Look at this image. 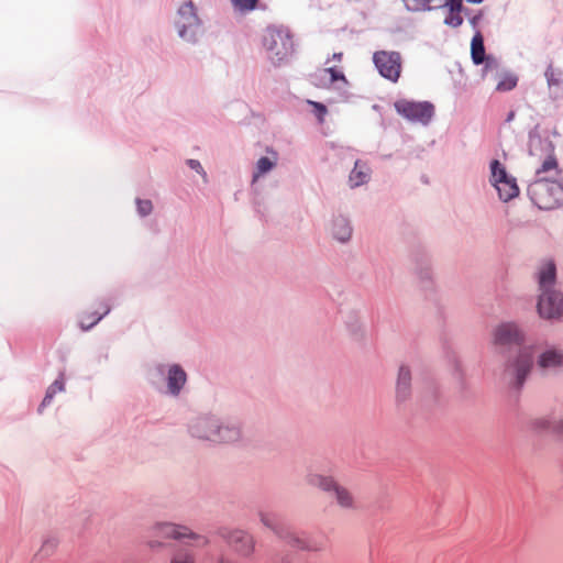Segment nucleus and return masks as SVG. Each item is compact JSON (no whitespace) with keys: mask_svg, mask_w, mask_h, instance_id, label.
Segmentation results:
<instances>
[{"mask_svg":"<svg viewBox=\"0 0 563 563\" xmlns=\"http://www.w3.org/2000/svg\"><path fill=\"white\" fill-rule=\"evenodd\" d=\"M526 339V331L514 321L501 322L493 331L494 345L501 349L520 347L518 353L506 362L503 373L504 380L517 389L525 384L533 366V350L532 346H523Z\"/></svg>","mask_w":563,"mask_h":563,"instance_id":"1","label":"nucleus"},{"mask_svg":"<svg viewBox=\"0 0 563 563\" xmlns=\"http://www.w3.org/2000/svg\"><path fill=\"white\" fill-rule=\"evenodd\" d=\"M558 176L556 158L542 162L536 170V178L528 186V196L539 209L552 210L563 205V185Z\"/></svg>","mask_w":563,"mask_h":563,"instance_id":"2","label":"nucleus"},{"mask_svg":"<svg viewBox=\"0 0 563 563\" xmlns=\"http://www.w3.org/2000/svg\"><path fill=\"white\" fill-rule=\"evenodd\" d=\"M539 284V299L537 310L540 318L556 320L563 316V295L554 289L556 268L552 261L543 262L537 273Z\"/></svg>","mask_w":563,"mask_h":563,"instance_id":"3","label":"nucleus"},{"mask_svg":"<svg viewBox=\"0 0 563 563\" xmlns=\"http://www.w3.org/2000/svg\"><path fill=\"white\" fill-rule=\"evenodd\" d=\"M153 539L148 540L147 545L152 551H161L166 548L165 539H173L180 542L184 547L194 549H205L210 544V539L192 531L190 528L173 522H159L153 528Z\"/></svg>","mask_w":563,"mask_h":563,"instance_id":"4","label":"nucleus"},{"mask_svg":"<svg viewBox=\"0 0 563 563\" xmlns=\"http://www.w3.org/2000/svg\"><path fill=\"white\" fill-rule=\"evenodd\" d=\"M177 36L189 45H197L206 33L205 22L192 0L181 2L173 18Z\"/></svg>","mask_w":563,"mask_h":563,"instance_id":"5","label":"nucleus"},{"mask_svg":"<svg viewBox=\"0 0 563 563\" xmlns=\"http://www.w3.org/2000/svg\"><path fill=\"white\" fill-rule=\"evenodd\" d=\"M329 537L323 532L307 533L284 529V563L299 559L297 552H322L329 547Z\"/></svg>","mask_w":563,"mask_h":563,"instance_id":"6","label":"nucleus"},{"mask_svg":"<svg viewBox=\"0 0 563 563\" xmlns=\"http://www.w3.org/2000/svg\"><path fill=\"white\" fill-rule=\"evenodd\" d=\"M309 485L331 494L336 505L346 510H356L358 503L354 494L345 486L336 482L332 476L320 473H309L307 476Z\"/></svg>","mask_w":563,"mask_h":563,"instance_id":"7","label":"nucleus"},{"mask_svg":"<svg viewBox=\"0 0 563 563\" xmlns=\"http://www.w3.org/2000/svg\"><path fill=\"white\" fill-rule=\"evenodd\" d=\"M165 376L166 388L163 391L165 395L177 398L183 393L187 382L188 375L186 371L179 364H156L154 368L148 373V380L152 385H155L154 377Z\"/></svg>","mask_w":563,"mask_h":563,"instance_id":"8","label":"nucleus"},{"mask_svg":"<svg viewBox=\"0 0 563 563\" xmlns=\"http://www.w3.org/2000/svg\"><path fill=\"white\" fill-rule=\"evenodd\" d=\"M217 534L241 560H249L255 553L256 540L247 530L241 528L220 527L217 530Z\"/></svg>","mask_w":563,"mask_h":563,"instance_id":"9","label":"nucleus"},{"mask_svg":"<svg viewBox=\"0 0 563 563\" xmlns=\"http://www.w3.org/2000/svg\"><path fill=\"white\" fill-rule=\"evenodd\" d=\"M489 168V183L497 190L499 199L508 202L516 198L519 195L516 178L507 173L505 166L498 159H493Z\"/></svg>","mask_w":563,"mask_h":563,"instance_id":"10","label":"nucleus"},{"mask_svg":"<svg viewBox=\"0 0 563 563\" xmlns=\"http://www.w3.org/2000/svg\"><path fill=\"white\" fill-rule=\"evenodd\" d=\"M394 107L398 114L412 123L428 125L434 117V106L429 101L399 99Z\"/></svg>","mask_w":563,"mask_h":563,"instance_id":"11","label":"nucleus"},{"mask_svg":"<svg viewBox=\"0 0 563 563\" xmlns=\"http://www.w3.org/2000/svg\"><path fill=\"white\" fill-rule=\"evenodd\" d=\"M282 26L267 25L261 35V53L274 67L278 68L282 62Z\"/></svg>","mask_w":563,"mask_h":563,"instance_id":"12","label":"nucleus"},{"mask_svg":"<svg viewBox=\"0 0 563 563\" xmlns=\"http://www.w3.org/2000/svg\"><path fill=\"white\" fill-rule=\"evenodd\" d=\"M373 63L382 77L391 82L398 81L402 69V57L399 52L377 51L373 55Z\"/></svg>","mask_w":563,"mask_h":563,"instance_id":"13","label":"nucleus"},{"mask_svg":"<svg viewBox=\"0 0 563 563\" xmlns=\"http://www.w3.org/2000/svg\"><path fill=\"white\" fill-rule=\"evenodd\" d=\"M219 417L216 415H200L192 418L188 423V432L191 437L213 442L216 430L218 426Z\"/></svg>","mask_w":563,"mask_h":563,"instance_id":"14","label":"nucleus"},{"mask_svg":"<svg viewBox=\"0 0 563 563\" xmlns=\"http://www.w3.org/2000/svg\"><path fill=\"white\" fill-rule=\"evenodd\" d=\"M528 151L531 156L543 158V162L555 158L554 146L549 137L542 134L539 125L529 132Z\"/></svg>","mask_w":563,"mask_h":563,"instance_id":"15","label":"nucleus"},{"mask_svg":"<svg viewBox=\"0 0 563 563\" xmlns=\"http://www.w3.org/2000/svg\"><path fill=\"white\" fill-rule=\"evenodd\" d=\"M277 165V157L271 158L267 156H262L255 164L252 180H251V189L257 196V198L264 199V181L269 172H272Z\"/></svg>","mask_w":563,"mask_h":563,"instance_id":"16","label":"nucleus"},{"mask_svg":"<svg viewBox=\"0 0 563 563\" xmlns=\"http://www.w3.org/2000/svg\"><path fill=\"white\" fill-rule=\"evenodd\" d=\"M329 233L340 244H346L353 236V224L345 213H334L329 222Z\"/></svg>","mask_w":563,"mask_h":563,"instance_id":"17","label":"nucleus"},{"mask_svg":"<svg viewBox=\"0 0 563 563\" xmlns=\"http://www.w3.org/2000/svg\"><path fill=\"white\" fill-rule=\"evenodd\" d=\"M319 82V86L333 88L340 92H346L349 81L341 68L330 66L322 68L314 76Z\"/></svg>","mask_w":563,"mask_h":563,"instance_id":"18","label":"nucleus"},{"mask_svg":"<svg viewBox=\"0 0 563 563\" xmlns=\"http://www.w3.org/2000/svg\"><path fill=\"white\" fill-rule=\"evenodd\" d=\"M319 82V86L333 88L340 92H346L349 81L341 68L330 66L322 68L314 76Z\"/></svg>","mask_w":563,"mask_h":563,"instance_id":"19","label":"nucleus"},{"mask_svg":"<svg viewBox=\"0 0 563 563\" xmlns=\"http://www.w3.org/2000/svg\"><path fill=\"white\" fill-rule=\"evenodd\" d=\"M214 443H235L242 439V424L235 419H221L218 421Z\"/></svg>","mask_w":563,"mask_h":563,"instance_id":"20","label":"nucleus"},{"mask_svg":"<svg viewBox=\"0 0 563 563\" xmlns=\"http://www.w3.org/2000/svg\"><path fill=\"white\" fill-rule=\"evenodd\" d=\"M537 366L543 373L559 371L563 367V351L550 346L537 357Z\"/></svg>","mask_w":563,"mask_h":563,"instance_id":"21","label":"nucleus"},{"mask_svg":"<svg viewBox=\"0 0 563 563\" xmlns=\"http://www.w3.org/2000/svg\"><path fill=\"white\" fill-rule=\"evenodd\" d=\"M371 167L364 161L357 159L354 163V167L351 170L347 179V185L351 189H355L363 185H366L371 179Z\"/></svg>","mask_w":563,"mask_h":563,"instance_id":"22","label":"nucleus"},{"mask_svg":"<svg viewBox=\"0 0 563 563\" xmlns=\"http://www.w3.org/2000/svg\"><path fill=\"white\" fill-rule=\"evenodd\" d=\"M411 394V372L408 366L401 365L398 371L396 384V398L398 402L406 401Z\"/></svg>","mask_w":563,"mask_h":563,"instance_id":"23","label":"nucleus"},{"mask_svg":"<svg viewBox=\"0 0 563 563\" xmlns=\"http://www.w3.org/2000/svg\"><path fill=\"white\" fill-rule=\"evenodd\" d=\"M551 97L554 99L563 98V70L550 65L545 71Z\"/></svg>","mask_w":563,"mask_h":563,"instance_id":"24","label":"nucleus"},{"mask_svg":"<svg viewBox=\"0 0 563 563\" xmlns=\"http://www.w3.org/2000/svg\"><path fill=\"white\" fill-rule=\"evenodd\" d=\"M449 0H402L408 11H431L444 8Z\"/></svg>","mask_w":563,"mask_h":563,"instance_id":"25","label":"nucleus"},{"mask_svg":"<svg viewBox=\"0 0 563 563\" xmlns=\"http://www.w3.org/2000/svg\"><path fill=\"white\" fill-rule=\"evenodd\" d=\"M65 390L64 373H59L58 377L47 387L45 396L40 404L37 411L42 413L43 410L49 406L57 393Z\"/></svg>","mask_w":563,"mask_h":563,"instance_id":"26","label":"nucleus"},{"mask_svg":"<svg viewBox=\"0 0 563 563\" xmlns=\"http://www.w3.org/2000/svg\"><path fill=\"white\" fill-rule=\"evenodd\" d=\"M444 8L449 9L444 23L452 27L460 26L463 23L461 15L462 2L460 0H449Z\"/></svg>","mask_w":563,"mask_h":563,"instance_id":"27","label":"nucleus"},{"mask_svg":"<svg viewBox=\"0 0 563 563\" xmlns=\"http://www.w3.org/2000/svg\"><path fill=\"white\" fill-rule=\"evenodd\" d=\"M102 312L93 311L81 317L79 325L84 331L92 329L104 316L110 312V307L106 302L101 303Z\"/></svg>","mask_w":563,"mask_h":563,"instance_id":"28","label":"nucleus"},{"mask_svg":"<svg viewBox=\"0 0 563 563\" xmlns=\"http://www.w3.org/2000/svg\"><path fill=\"white\" fill-rule=\"evenodd\" d=\"M471 54L474 64L479 65L485 60L484 37L477 30L472 38Z\"/></svg>","mask_w":563,"mask_h":563,"instance_id":"29","label":"nucleus"},{"mask_svg":"<svg viewBox=\"0 0 563 563\" xmlns=\"http://www.w3.org/2000/svg\"><path fill=\"white\" fill-rule=\"evenodd\" d=\"M233 9L240 13H249L257 9L260 0H230Z\"/></svg>","mask_w":563,"mask_h":563,"instance_id":"30","label":"nucleus"},{"mask_svg":"<svg viewBox=\"0 0 563 563\" xmlns=\"http://www.w3.org/2000/svg\"><path fill=\"white\" fill-rule=\"evenodd\" d=\"M170 563H195V556L188 549H176L170 559Z\"/></svg>","mask_w":563,"mask_h":563,"instance_id":"31","label":"nucleus"},{"mask_svg":"<svg viewBox=\"0 0 563 563\" xmlns=\"http://www.w3.org/2000/svg\"><path fill=\"white\" fill-rule=\"evenodd\" d=\"M284 59L286 56H292L297 52L298 43L295 42L292 34L284 30Z\"/></svg>","mask_w":563,"mask_h":563,"instance_id":"32","label":"nucleus"},{"mask_svg":"<svg viewBox=\"0 0 563 563\" xmlns=\"http://www.w3.org/2000/svg\"><path fill=\"white\" fill-rule=\"evenodd\" d=\"M517 77L511 74L505 75L497 84L496 90L505 92L510 91L517 86Z\"/></svg>","mask_w":563,"mask_h":563,"instance_id":"33","label":"nucleus"},{"mask_svg":"<svg viewBox=\"0 0 563 563\" xmlns=\"http://www.w3.org/2000/svg\"><path fill=\"white\" fill-rule=\"evenodd\" d=\"M261 522L272 531H274L276 534L279 533L278 529V518L275 515H272L269 512L261 511L260 514Z\"/></svg>","mask_w":563,"mask_h":563,"instance_id":"34","label":"nucleus"},{"mask_svg":"<svg viewBox=\"0 0 563 563\" xmlns=\"http://www.w3.org/2000/svg\"><path fill=\"white\" fill-rule=\"evenodd\" d=\"M57 545V540L55 538H47L44 540L41 550L35 554V559H43L53 553L54 549Z\"/></svg>","mask_w":563,"mask_h":563,"instance_id":"35","label":"nucleus"},{"mask_svg":"<svg viewBox=\"0 0 563 563\" xmlns=\"http://www.w3.org/2000/svg\"><path fill=\"white\" fill-rule=\"evenodd\" d=\"M135 203H136V211L140 217L144 218L152 213L153 203L151 200L137 198L135 200Z\"/></svg>","mask_w":563,"mask_h":563,"instance_id":"36","label":"nucleus"},{"mask_svg":"<svg viewBox=\"0 0 563 563\" xmlns=\"http://www.w3.org/2000/svg\"><path fill=\"white\" fill-rule=\"evenodd\" d=\"M307 102L313 108L312 113L316 115L318 122L323 123L328 113L327 107L323 103L317 101L308 100Z\"/></svg>","mask_w":563,"mask_h":563,"instance_id":"37","label":"nucleus"},{"mask_svg":"<svg viewBox=\"0 0 563 563\" xmlns=\"http://www.w3.org/2000/svg\"><path fill=\"white\" fill-rule=\"evenodd\" d=\"M187 166L199 174L205 183H208V175L198 159L189 158L186 161Z\"/></svg>","mask_w":563,"mask_h":563,"instance_id":"38","label":"nucleus"},{"mask_svg":"<svg viewBox=\"0 0 563 563\" xmlns=\"http://www.w3.org/2000/svg\"><path fill=\"white\" fill-rule=\"evenodd\" d=\"M240 558L238 556H234L233 554L227 552V551H222L220 552L214 562L216 563H240Z\"/></svg>","mask_w":563,"mask_h":563,"instance_id":"39","label":"nucleus"},{"mask_svg":"<svg viewBox=\"0 0 563 563\" xmlns=\"http://www.w3.org/2000/svg\"><path fill=\"white\" fill-rule=\"evenodd\" d=\"M482 18H483V12L482 11H478L476 14L470 16V23L472 24V26L474 29H477Z\"/></svg>","mask_w":563,"mask_h":563,"instance_id":"40","label":"nucleus"},{"mask_svg":"<svg viewBox=\"0 0 563 563\" xmlns=\"http://www.w3.org/2000/svg\"><path fill=\"white\" fill-rule=\"evenodd\" d=\"M553 430L559 434H563V417L555 421Z\"/></svg>","mask_w":563,"mask_h":563,"instance_id":"41","label":"nucleus"},{"mask_svg":"<svg viewBox=\"0 0 563 563\" xmlns=\"http://www.w3.org/2000/svg\"><path fill=\"white\" fill-rule=\"evenodd\" d=\"M534 427L537 429H547L549 427V421L545 419H538L534 422Z\"/></svg>","mask_w":563,"mask_h":563,"instance_id":"42","label":"nucleus"},{"mask_svg":"<svg viewBox=\"0 0 563 563\" xmlns=\"http://www.w3.org/2000/svg\"><path fill=\"white\" fill-rule=\"evenodd\" d=\"M342 57H343V54L340 52V53H334L332 55L331 59L336 60V62H341Z\"/></svg>","mask_w":563,"mask_h":563,"instance_id":"43","label":"nucleus"},{"mask_svg":"<svg viewBox=\"0 0 563 563\" xmlns=\"http://www.w3.org/2000/svg\"><path fill=\"white\" fill-rule=\"evenodd\" d=\"M257 203V212H261L262 213V217L263 218H266L265 213H264V210H262V205L260 201L256 202ZM265 221H267V219H265Z\"/></svg>","mask_w":563,"mask_h":563,"instance_id":"44","label":"nucleus"},{"mask_svg":"<svg viewBox=\"0 0 563 563\" xmlns=\"http://www.w3.org/2000/svg\"><path fill=\"white\" fill-rule=\"evenodd\" d=\"M470 3H481L483 0H466Z\"/></svg>","mask_w":563,"mask_h":563,"instance_id":"45","label":"nucleus"},{"mask_svg":"<svg viewBox=\"0 0 563 563\" xmlns=\"http://www.w3.org/2000/svg\"><path fill=\"white\" fill-rule=\"evenodd\" d=\"M514 118V113L511 112L508 117V121H510Z\"/></svg>","mask_w":563,"mask_h":563,"instance_id":"46","label":"nucleus"},{"mask_svg":"<svg viewBox=\"0 0 563 563\" xmlns=\"http://www.w3.org/2000/svg\"><path fill=\"white\" fill-rule=\"evenodd\" d=\"M460 2H462V0H460Z\"/></svg>","mask_w":563,"mask_h":563,"instance_id":"47","label":"nucleus"}]
</instances>
